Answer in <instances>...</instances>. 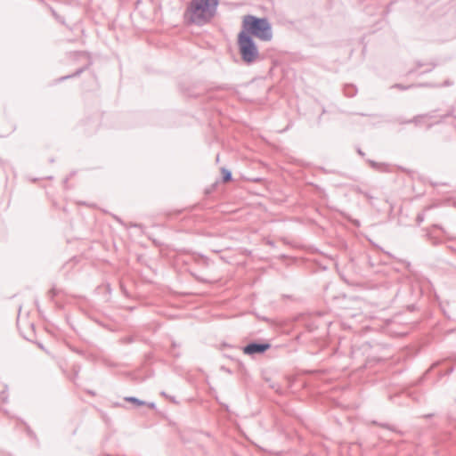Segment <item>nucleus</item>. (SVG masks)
<instances>
[{"instance_id":"45","label":"nucleus","mask_w":456,"mask_h":456,"mask_svg":"<svg viewBox=\"0 0 456 456\" xmlns=\"http://www.w3.org/2000/svg\"><path fill=\"white\" fill-rule=\"evenodd\" d=\"M49 161H50L51 163H53V162L54 161V159H50V160H49Z\"/></svg>"},{"instance_id":"43","label":"nucleus","mask_w":456,"mask_h":456,"mask_svg":"<svg viewBox=\"0 0 456 456\" xmlns=\"http://www.w3.org/2000/svg\"><path fill=\"white\" fill-rule=\"evenodd\" d=\"M452 371V368H451L447 372L451 373Z\"/></svg>"},{"instance_id":"8","label":"nucleus","mask_w":456,"mask_h":456,"mask_svg":"<svg viewBox=\"0 0 456 456\" xmlns=\"http://www.w3.org/2000/svg\"><path fill=\"white\" fill-rule=\"evenodd\" d=\"M360 263L362 265H367L370 269V268H373L375 265H376V262L372 259V257L366 254V255H363L361 258H360Z\"/></svg>"},{"instance_id":"46","label":"nucleus","mask_w":456,"mask_h":456,"mask_svg":"<svg viewBox=\"0 0 456 456\" xmlns=\"http://www.w3.org/2000/svg\"><path fill=\"white\" fill-rule=\"evenodd\" d=\"M262 319L265 321H268V318H266V317H263Z\"/></svg>"},{"instance_id":"41","label":"nucleus","mask_w":456,"mask_h":456,"mask_svg":"<svg viewBox=\"0 0 456 456\" xmlns=\"http://www.w3.org/2000/svg\"><path fill=\"white\" fill-rule=\"evenodd\" d=\"M68 180H69V178L67 177V178L64 180V183H68Z\"/></svg>"},{"instance_id":"23","label":"nucleus","mask_w":456,"mask_h":456,"mask_svg":"<svg viewBox=\"0 0 456 456\" xmlns=\"http://www.w3.org/2000/svg\"><path fill=\"white\" fill-rule=\"evenodd\" d=\"M121 342H122L123 344H130V343H133V342H134V338H133V337H130V336L125 337V338H121Z\"/></svg>"},{"instance_id":"47","label":"nucleus","mask_w":456,"mask_h":456,"mask_svg":"<svg viewBox=\"0 0 456 456\" xmlns=\"http://www.w3.org/2000/svg\"><path fill=\"white\" fill-rule=\"evenodd\" d=\"M422 64L420 62L418 63V67H421Z\"/></svg>"},{"instance_id":"18","label":"nucleus","mask_w":456,"mask_h":456,"mask_svg":"<svg viewBox=\"0 0 456 456\" xmlns=\"http://www.w3.org/2000/svg\"><path fill=\"white\" fill-rule=\"evenodd\" d=\"M60 292V289H58L55 287H53L48 292L50 299L53 300L54 297L58 296Z\"/></svg>"},{"instance_id":"7","label":"nucleus","mask_w":456,"mask_h":456,"mask_svg":"<svg viewBox=\"0 0 456 456\" xmlns=\"http://www.w3.org/2000/svg\"><path fill=\"white\" fill-rule=\"evenodd\" d=\"M345 96L348 98L354 97L358 92L357 87L354 84H346L343 87Z\"/></svg>"},{"instance_id":"21","label":"nucleus","mask_w":456,"mask_h":456,"mask_svg":"<svg viewBox=\"0 0 456 456\" xmlns=\"http://www.w3.org/2000/svg\"><path fill=\"white\" fill-rule=\"evenodd\" d=\"M368 162L370 163V167H371L372 168H374V169H380V167H381L382 166H384V164L378 163V162H376V161H374V160H370H370H368Z\"/></svg>"},{"instance_id":"28","label":"nucleus","mask_w":456,"mask_h":456,"mask_svg":"<svg viewBox=\"0 0 456 456\" xmlns=\"http://www.w3.org/2000/svg\"><path fill=\"white\" fill-rule=\"evenodd\" d=\"M146 405H147L149 408L152 409V410H155V409H156V403H153V402H151V403H147V402H146Z\"/></svg>"},{"instance_id":"16","label":"nucleus","mask_w":456,"mask_h":456,"mask_svg":"<svg viewBox=\"0 0 456 456\" xmlns=\"http://www.w3.org/2000/svg\"><path fill=\"white\" fill-rule=\"evenodd\" d=\"M50 10H51V12H52L53 16L55 18V20H56L58 22H60V23H61V24H65V20H64V18H63V17H61V15H59V14L55 12V10H53L52 7H50Z\"/></svg>"},{"instance_id":"9","label":"nucleus","mask_w":456,"mask_h":456,"mask_svg":"<svg viewBox=\"0 0 456 456\" xmlns=\"http://www.w3.org/2000/svg\"><path fill=\"white\" fill-rule=\"evenodd\" d=\"M124 400L126 402L134 403L136 406H145L146 405V402L145 401L141 400V399H139V398H137L135 396H126V397L124 398Z\"/></svg>"},{"instance_id":"34","label":"nucleus","mask_w":456,"mask_h":456,"mask_svg":"<svg viewBox=\"0 0 456 456\" xmlns=\"http://www.w3.org/2000/svg\"><path fill=\"white\" fill-rule=\"evenodd\" d=\"M357 152H358L359 155L364 156V152L361 149H358Z\"/></svg>"},{"instance_id":"11","label":"nucleus","mask_w":456,"mask_h":456,"mask_svg":"<svg viewBox=\"0 0 456 456\" xmlns=\"http://www.w3.org/2000/svg\"><path fill=\"white\" fill-rule=\"evenodd\" d=\"M8 400L7 387L0 383V402L6 403Z\"/></svg>"},{"instance_id":"37","label":"nucleus","mask_w":456,"mask_h":456,"mask_svg":"<svg viewBox=\"0 0 456 456\" xmlns=\"http://www.w3.org/2000/svg\"><path fill=\"white\" fill-rule=\"evenodd\" d=\"M28 435H30V436H32V435L34 436V433H33V432H32L28 428Z\"/></svg>"},{"instance_id":"31","label":"nucleus","mask_w":456,"mask_h":456,"mask_svg":"<svg viewBox=\"0 0 456 456\" xmlns=\"http://www.w3.org/2000/svg\"><path fill=\"white\" fill-rule=\"evenodd\" d=\"M129 226L130 227L142 228V225L141 224H133V223H131Z\"/></svg>"},{"instance_id":"35","label":"nucleus","mask_w":456,"mask_h":456,"mask_svg":"<svg viewBox=\"0 0 456 456\" xmlns=\"http://www.w3.org/2000/svg\"><path fill=\"white\" fill-rule=\"evenodd\" d=\"M267 244L270 245L271 247H274V242L273 240H268L267 241Z\"/></svg>"},{"instance_id":"10","label":"nucleus","mask_w":456,"mask_h":456,"mask_svg":"<svg viewBox=\"0 0 456 456\" xmlns=\"http://www.w3.org/2000/svg\"><path fill=\"white\" fill-rule=\"evenodd\" d=\"M221 174H222V180L224 183H228L232 180V174L231 170L227 169L225 167H223L221 169Z\"/></svg>"},{"instance_id":"27","label":"nucleus","mask_w":456,"mask_h":456,"mask_svg":"<svg viewBox=\"0 0 456 456\" xmlns=\"http://www.w3.org/2000/svg\"><path fill=\"white\" fill-rule=\"evenodd\" d=\"M112 216H113V218H114V219H115L118 224H120L121 225H126V224H125V223L123 222V220H122L119 216H116V215H113Z\"/></svg>"},{"instance_id":"15","label":"nucleus","mask_w":456,"mask_h":456,"mask_svg":"<svg viewBox=\"0 0 456 456\" xmlns=\"http://www.w3.org/2000/svg\"><path fill=\"white\" fill-rule=\"evenodd\" d=\"M191 274L195 278V280H197L198 281H200V282H203V283H211L212 281L211 280H208V279H206V278H203L202 276L193 273V272H191Z\"/></svg>"},{"instance_id":"20","label":"nucleus","mask_w":456,"mask_h":456,"mask_svg":"<svg viewBox=\"0 0 456 456\" xmlns=\"http://www.w3.org/2000/svg\"><path fill=\"white\" fill-rule=\"evenodd\" d=\"M160 395L164 397H166L167 399H168L170 402H172L173 403L175 404H178V401H176L175 397L173 396V395H168L166 392H161Z\"/></svg>"},{"instance_id":"42","label":"nucleus","mask_w":456,"mask_h":456,"mask_svg":"<svg viewBox=\"0 0 456 456\" xmlns=\"http://www.w3.org/2000/svg\"><path fill=\"white\" fill-rule=\"evenodd\" d=\"M432 126H433L432 124H429V125L428 126V129H429Z\"/></svg>"},{"instance_id":"3","label":"nucleus","mask_w":456,"mask_h":456,"mask_svg":"<svg viewBox=\"0 0 456 456\" xmlns=\"http://www.w3.org/2000/svg\"><path fill=\"white\" fill-rule=\"evenodd\" d=\"M237 45L241 61L247 65H252L260 59L257 45L249 35L241 33L237 37Z\"/></svg>"},{"instance_id":"24","label":"nucleus","mask_w":456,"mask_h":456,"mask_svg":"<svg viewBox=\"0 0 456 456\" xmlns=\"http://www.w3.org/2000/svg\"><path fill=\"white\" fill-rule=\"evenodd\" d=\"M436 110H432L430 112L423 114L424 118H433L436 117Z\"/></svg>"},{"instance_id":"39","label":"nucleus","mask_w":456,"mask_h":456,"mask_svg":"<svg viewBox=\"0 0 456 456\" xmlns=\"http://www.w3.org/2000/svg\"><path fill=\"white\" fill-rule=\"evenodd\" d=\"M433 68H434V65H433L430 69H428V70H426L425 72L431 71Z\"/></svg>"},{"instance_id":"26","label":"nucleus","mask_w":456,"mask_h":456,"mask_svg":"<svg viewBox=\"0 0 456 456\" xmlns=\"http://www.w3.org/2000/svg\"><path fill=\"white\" fill-rule=\"evenodd\" d=\"M453 85V82L450 79H446L444 81V83L440 86H451Z\"/></svg>"},{"instance_id":"2","label":"nucleus","mask_w":456,"mask_h":456,"mask_svg":"<svg viewBox=\"0 0 456 456\" xmlns=\"http://www.w3.org/2000/svg\"><path fill=\"white\" fill-rule=\"evenodd\" d=\"M240 32L263 42H269L273 39L272 23L266 17H257L252 14L245 15L242 20Z\"/></svg>"},{"instance_id":"38","label":"nucleus","mask_w":456,"mask_h":456,"mask_svg":"<svg viewBox=\"0 0 456 456\" xmlns=\"http://www.w3.org/2000/svg\"><path fill=\"white\" fill-rule=\"evenodd\" d=\"M223 369L225 370V372L231 373V370L229 369H225L224 367H223Z\"/></svg>"},{"instance_id":"17","label":"nucleus","mask_w":456,"mask_h":456,"mask_svg":"<svg viewBox=\"0 0 456 456\" xmlns=\"http://www.w3.org/2000/svg\"><path fill=\"white\" fill-rule=\"evenodd\" d=\"M449 117H455L456 118V114H454V109L453 108H452L444 115L441 116V120L437 121L436 124H439L442 120H444V119H445L446 118H449Z\"/></svg>"},{"instance_id":"13","label":"nucleus","mask_w":456,"mask_h":456,"mask_svg":"<svg viewBox=\"0 0 456 456\" xmlns=\"http://www.w3.org/2000/svg\"><path fill=\"white\" fill-rule=\"evenodd\" d=\"M374 424L379 425V426H380L384 428H387L388 430H391L393 432H395L401 436L403 435V433L401 430L396 429L395 427H393L392 425H390L388 423H378V422L374 421Z\"/></svg>"},{"instance_id":"6","label":"nucleus","mask_w":456,"mask_h":456,"mask_svg":"<svg viewBox=\"0 0 456 456\" xmlns=\"http://www.w3.org/2000/svg\"><path fill=\"white\" fill-rule=\"evenodd\" d=\"M371 348V346L369 342H363L360 346H353L351 348V356L352 358H357L358 356L367 354Z\"/></svg>"},{"instance_id":"36","label":"nucleus","mask_w":456,"mask_h":456,"mask_svg":"<svg viewBox=\"0 0 456 456\" xmlns=\"http://www.w3.org/2000/svg\"><path fill=\"white\" fill-rule=\"evenodd\" d=\"M252 181L255 183H258L261 181V178H254V179H252Z\"/></svg>"},{"instance_id":"22","label":"nucleus","mask_w":456,"mask_h":456,"mask_svg":"<svg viewBox=\"0 0 456 456\" xmlns=\"http://www.w3.org/2000/svg\"><path fill=\"white\" fill-rule=\"evenodd\" d=\"M425 219L424 213H419L416 216V222L418 224H420Z\"/></svg>"},{"instance_id":"19","label":"nucleus","mask_w":456,"mask_h":456,"mask_svg":"<svg viewBox=\"0 0 456 456\" xmlns=\"http://www.w3.org/2000/svg\"><path fill=\"white\" fill-rule=\"evenodd\" d=\"M414 86H416L415 85L403 86L402 84H395L394 86H392V88H398L400 90H407V89H410Z\"/></svg>"},{"instance_id":"14","label":"nucleus","mask_w":456,"mask_h":456,"mask_svg":"<svg viewBox=\"0 0 456 456\" xmlns=\"http://www.w3.org/2000/svg\"><path fill=\"white\" fill-rule=\"evenodd\" d=\"M180 345L177 344L175 341H172V350H170L169 354L175 358H179L181 354L179 352H176L175 349L178 347Z\"/></svg>"},{"instance_id":"4","label":"nucleus","mask_w":456,"mask_h":456,"mask_svg":"<svg viewBox=\"0 0 456 456\" xmlns=\"http://www.w3.org/2000/svg\"><path fill=\"white\" fill-rule=\"evenodd\" d=\"M271 346L272 345L268 341L253 340L242 347V352L254 357L255 355L264 354Z\"/></svg>"},{"instance_id":"32","label":"nucleus","mask_w":456,"mask_h":456,"mask_svg":"<svg viewBox=\"0 0 456 456\" xmlns=\"http://www.w3.org/2000/svg\"><path fill=\"white\" fill-rule=\"evenodd\" d=\"M418 86H433L431 84H428V83H426V84H419Z\"/></svg>"},{"instance_id":"33","label":"nucleus","mask_w":456,"mask_h":456,"mask_svg":"<svg viewBox=\"0 0 456 456\" xmlns=\"http://www.w3.org/2000/svg\"><path fill=\"white\" fill-rule=\"evenodd\" d=\"M408 308H409V310L411 312H412L415 309V305H411L408 306Z\"/></svg>"},{"instance_id":"40","label":"nucleus","mask_w":456,"mask_h":456,"mask_svg":"<svg viewBox=\"0 0 456 456\" xmlns=\"http://www.w3.org/2000/svg\"><path fill=\"white\" fill-rule=\"evenodd\" d=\"M431 208H432L431 206H428V207H427V208H425V210H428V209H430Z\"/></svg>"},{"instance_id":"5","label":"nucleus","mask_w":456,"mask_h":456,"mask_svg":"<svg viewBox=\"0 0 456 456\" xmlns=\"http://www.w3.org/2000/svg\"><path fill=\"white\" fill-rule=\"evenodd\" d=\"M74 55L76 57H81V56L86 57L87 59V63L85 66L77 69L74 73L67 75V76H63V77L58 78V82H62L69 78H72V77L80 76L84 71L88 69L89 67L93 64V60H92L91 54L88 52L77 51V52L74 53Z\"/></svg>"},{"instance_id":"25","label":"nucleus","mask_w":456,"mask_h":456,"mask_svg":"<svg viewBox=\"0 0 456 456\" xmlns=\"http://www.w3.org/2000/svg\"><path fill=\"white\" fill-rule=\"evenodd\" d=\"M271 387L275 390V392L279 395H282L283 391L279 385H272Z\"/></svg>"},{"instance_id":"1","label":"nucleus","mask_w":456,"mask_h":456,"mask_svg":"<svg viewBox=\"0 0 456 456\" xmlns=\"http://www.w3.org/2000/svg\"><path fill=\"white\" fill-rule=\"evenodd\" d=\"M219 0H191L184 11V20L199 27L205 26L217 12Z\"/></svg>"},{"instance_id":"30","label":"nucleus","mask_w":456,"mask_h":456,"mask_svg":"<svg viewBox=\"0 0 456 456\" xmlns=\"http://www.w3.org/2000/svg\"><path fill=\"white\" fill-rule=\"evenodd\" d=\"M415 1L418 2V3L424 4L426 5H428L431 3L428 0H415Z\"/></svg>"},{"instance_id":"12","label":"nucleus","mask_w":456,"mask_h":456,"mask_svg":"<svg viewBox=\"0 0 456 456\" xmlns=\"http://www.w3.org/2000/svg\"><path fill=\"white\" fill-rule=\"evenodd\" d=\"M424 118V116L423 114H420V115H417L415 116L412 119H409V120H398V122L400 124H410V123H414L416 125H419L420 123V120Z\"/></svg>"},{"instance_id":"44","label":"nucleus","mask_w":456,"mask_h":456,"mask_svg":"<svg viewBox=\"0 0 456 456\" xmlns=\"http://www.w3.org/2000/svg\"><path fill=\"white\" fill-rule=\"evenodd\" d=\"M359 115H361V116H367V115H366V114H364V113H359Z\"/></svg>"},{"instance_id":"29","label":"nucleus","mask_w":456,"mask_h":456,"mask_svg":"<svg viewBox=\"0 0 456 456\" xmlns=\"http://www.w3.org/2000/svg\"><path fill=\"white\" fill-rule=\"evenodd\" d=\"M73 370H74V373H75V376H77L78 375V372L80 370V366H77V365H74L73 366Z\"/></svg>"}]
</instances>
